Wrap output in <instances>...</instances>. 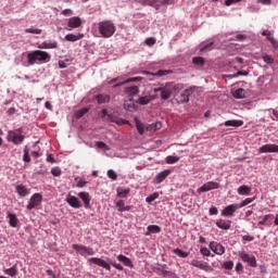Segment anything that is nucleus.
Returning <instances> with one entry per match:
<instances>
[{
	"label": "nucleus",
	"mask_w": 278,
	"mask_h": 278,
	"mask_svg": "<svg viewBox=\"0 0 278 278\" xmlns=\"http://www.w3.org/2000/svg\"><path fill=\"white\" fill-rule=\"evenodd\" d=\"M100 38H112L116 34V24L112 20H104L93 25Z\"/></svg>",
	"instance_id": "f257e3e1"
},
{
	"label": "nucleus",
	"mask_w": 278,
	"mask_h": 278,
	"mask_svg": "<svg viewBox=\"0 0 278 278\" xmlns=\"http://www.w3.org/2000/svg\"><path fill=\"white\" fill-rule=\"evenodd\" d=\"M50 60L51 54H49L47 51L35 50L27 54V63L29 66H34V64H37V62L47 64V62H50Z\"/></svg>",
	"instance_id": "f03ea898"
},
{
	"label": "nucleus",
	"mask_w": 278,
	"mask_h": 278,
	"mask_svg": "<svg viewBox=\"0 0 278 278\" xmlns=\"http://www.w3.org/2000/svg\"><path fill=\"white\" fill-rule=\"evenodd\" d=\"M8 142H12L13 144H23L25 142V135H23V127L9 130L7 135Z\"/></svg>",
	"instance_id": "7ed1b4c3"
},
{
	"label": "nucleus",
	"mask_w": 278,
	"mask_h": 278,
	"mask_svg": "<svg viewBox=\"0 0 278 278\" xmlns=\"http://www.w3.org/2000/svg\"><path fill=\"white\" fill-rule=\"evenodd\" d=\"M72 249H74L78 255H81V257H90L96 253L94 249L77 243L72 244Z\"/></svg>",
	"instance_id": "20e7f679"
},
{
	"label": "nucleus",
	"mask_w": 278,
	"mask_h": 278,
	"mask_svg": "<svg viewBox=\"0 0 278 278\" xmlns=\"http://www.w3.org/2000/svg\"><path fill=\"white\" fill-rule=\"evenodd\" d=\"M238 255L240 260L244 262V264L250 266V268H257V258H255V255H250L244 251H240Z\"/></svg>",
	"instance_id": "39448f33"
},
{
	"label": "nucleus",
	"mask_w": 278,
	"mask_h": 278,
	"mask_svg": "<svg viewBox=\"0 0 278 278\" xmlns=\"http://www.w3.org/2000/svg\"><path fill=\"white\" fill-rule=\"evenodd\" d=\"M154 270L156 275H161L165 278H179L174 271L168 270V265L166 264L160 265V267H156Z\"/></svg>",
	"instance_id": "423d86ee"
},
{
	"label": "nucleus",
	"mask_w": 278,
	"mask_h": 278,
	"mask_svg": "<svg viewBox=\"0 0 278 278\" xmlns=\"http://www.w3.org/2000/svg\"><path fill=\"white\" fill-rule=\"evenodd\" d=\"M42 204V194L40 193H34L30 199L28 204L26 205V208L31 211V210H36V207H38L39 205Z\"/></svg>",
	"instance_id": "0eeeda50"
},
{
	"label": "nucleus",
	"mask_w": 278,
	"mask_h": 278,
	"mask_svg": "<svg viewBox=\"0 0 278 278\" xmlns=\"http://www.w3.org/2000/svg\"><path fill=\"white\" fill-rule=\"evenodd\" d=\"M220 184L215 181H207L203 186L197 189L198 194H203V192H210V190H218Z\"/></svg>",
	"instance_id": "6e6552de"
},
{
	"label": "nucleus",
	"mask_w": 278,
	"mask_h": 278,
	"mask_svg": "<svg viewBox=\"0 0 278 278\" xmlns=\"http://www.w3.org/2000/svg\"><path fill=\"white\" fill-rule=\"evenodd\" d=\"M88 262L89 264H94L96 266H100V268H104L105 270H112V265L101 257H90L88 258Z\"/></svg>",
	"instance_id": "1a4fd4ad"
},
{
	"label": "nucleus",
	"mask_w": 278,
	"mask_h": 278,
	"mask_svg": "<svg viewBox=\"0 0 278 278\" xmlns=\"http://www.w3.org/2000/svg\"><path fill=\"white\" fill-rule=\"evenodd\" d=\"M190 265L193 266L194 268H200V270H204L205 273H211V270H214L210 263L199 260H192Z\"/></svg>",
	"instance_id": "9d476101"
},
{
	"label": "nucleus",
	"mask_w": 278,
	"mask_h": 278,
	"mask_svg": "<svg viewBox=\"0 0 278 278\" xmlns=\"http://www.w3.org/2000/svg\"><path fill=\"white\" fill-rule=\"evenodd\" d=\"M66 203L70 207H73L74 210H79L81 207V201H79V198L72 195L68 193L65 198Z\"/></svg>",
	"instance_id": "9b49d317"
},
{
	"label": "nucleus",
	"mask_w": 278,
	"mask_h": 278,
	"mask_svg": "<svg viewBox=\"0 0 278 278\" xmlns=\"http://www.w3.org/2000/svg\"><path fill=\"white\" fill-rule=\"evenodd\" d=\"M170 173H173L170 169H164L152 179V184H154V186H160V184H162V181H164L170 175Z\"/></svg>",
	"instance_id": "f8f14e48"
},
{
	"label": "nucleus",
	"mask_w": 278,
	"mask_h": 278,
	"mask_svg": "<svg viewBox=\"0 0 278 278\" xmlns=\"http://www.w3.org/2000/svg\"><path fill=\"white\" fill-rule=\"evenodd\" d=\"M101 117L103 121H106V123H116L117 125H125L124 119L116 121L111 114L108 113V109H102L101 111Z\"/></svg>",
	"instance_id": "ddd939ff"
},
{
	"label": "nucleus",
	"mask_w": 278,
	"mask_h": 278,
	"mask_svg": "<svg viewBox=\"0 0 278 278\" xmlns=\"http://www.w3.org/2000/svg\"><path fill=\"white\" fill-rule=\"evenodd\" d=\"M78 27H81V18L79 16L70 17L67 22V31H73V29H77Z\"/></svg>",
	"instance_id": "4468645a"
},
{
	"label": "nucleus",
	"mask_w": 278,
	"mask_h": 278,
	"mask_svg": "<svg viewBox=\"0 0 278 278\" xmlns=\"http://www.w3.org/2000/svg\"><path fill=\"white\" fill-rule=\"evenodd\" d=\"M208 248L213 251V253H215V255H225L224 245L216 241H211Z\"/></svg>",
	"instance_id": "2eb2a0df"
},
{
	"label": "nucleus",
	"mask_w": 278,
	"mask_h": 278,
	"mask_svg": "<svg viewBox=\"0 0 278 278\" xmlns=\"http://www.w3.org/2000/svg\"><path fill=\"white\" fill-rule=\"evenodd\" d=\"M258 153H278V146L275 143H266L258 148Z\"/></svg>",
	"instance_id": "dca6fc26"
},
{
	"label": "nucleus",
	"mask_w": 278,
	"mask_h": 278,
	"mask_svg": "<svg viewBox=\"0 0 278 278\" xmlns=\"http://www.w3.org/2000/svg\"><path fill=\"white\" fill-rule=\"evenodd\" d=\"M238 210H240V206H238V204H230L222 211V216H225V217L233 216V214H236Z\"/></svg>",
	"instance_id": "f3484780"
},
{
	"label": "nucleus",
	"mask_w": 278,
	"mask_h": 278,
	"mask_svg": "<svg viewBox=\"0 0 278 278\" xmlns=\"http://www.w3.org/2000/svg\"><path fill=\"white\" fill-rule=\"evenodd\" d=\"M15 192L18 194V197L24 199L25 197H28V194H30L31 189L27 188V186L23 184H20L15 187Z\"/></svg>",
	"instance_id": "a211bd4d"
},
{
	"label": "nucleus",
	"mask_w": 278,
	"mask_h": 278,
	"mask_svg": "<svg viewBox=\"0 0 278 278\" xmlns=\"http://www.w3.org/2000/svg\"><path fill=\"white\" fill-rule=\"evenodd\" d=\"M78 197L83 200L84 207L86 210H90V201H91L90 193L86 191H80L78 192Z\"/></svg>",
	"instance_id": "6ab92c4d"
},
{
	"label": "nucleus",
	"mask_w": 278,
	"mask_h": 278,
	"mask_svg": "<svg viewBox=\"0 0 278 278\" xmlns=\"http://www.w3.org/2000/svg\"><path fill=\"white\" fill-rule=\"evenodd\" d=\"M7 218L9 220V226L12 227L13 229H16V227H18V216H16V214L8 212L7 213Z\"/></svg>",
	"instance_id": "aec40b11"
},
{
	"label": "nucleus",
	"mask_w": 278,
	"mask_h": 278,
	"mask_svg": "<svg viewBox=\"0 0 278 278\" xmlns=\"http://www.w3.org/2000/svg\"><path fill=\"white\" fill-rule=\"evenodd\" d=\"M136 3H140V5H149L150 8H154V10H160V0H135Z\"/></svg>",
	"instance_id": "412c9836"
},
{
	"label": "nucleus",
	"mask_w": 278,
	"mask_h": 278,
	"mask_svg": "<svg viewBox=\"0 0 278 278\" xmlns=\"http://www.w3.org/2000/svg\"><path fill=\"white\" fill-rule=\"evenodd\" d=\"M216 227H218V229H224L225 231H228V229H231V220L229 219H217L216 220Z\"/></svg>",
	"instance_id": "4be33fe9"
},
{
	"label": "nucleus",
	"mask_w": 278,
	"mask_h": 278,
	"mask_svg": "<svg viewBox=\"0 0 278 278\" xmlns=\"http://www.w3.org/2000/svg\"><path fill=\"white\" fill-rule=\"evenodd\" d=\"M124 92H125V94H127V97H129V99H134V97L139 94L140 88H138V86L126 87L124 89Z\"/></svg>",
	"instance_id": "5701e85b"
},
{
	"label": "nucleus",
	"mask_w": 278,
	"mask_h": 278,
	"mask_svg": "<svg viewBox=\"0 0 278 278\" xmlns=\"http://www.w3.org/2000/svg\"><path fill=\"white\" fill-rule=\"evenodd\" d=\"M38 49H58V41L46 40L38 45Z\"/></svg>",
	"instance_id": "b1692460"
},
{
	"label": "nucleus",
	"mask_w": 278,
	"mask_h": 278,
	"mask_svg": "<svg viewBox=\"0 0 278 278\" xmlns=\"http://www.w3.org/2000/svg\"><path fill=\"white\" fill-rule=\"evenodd\" d=\"M124 109L127 110V112H138V105H136L131 98L124 102Z\"/></svg>",
	"instance_id": "393cba45"
},
{
	"label": "nucleus",
	"mask_w": 278,
	"mask_h": 278,
	"mask_svg": "<svg viewBox=\"0 0 278 278\" xmlns=\"http://www.w3.org/2000/svg\"><path fill=\"white\" fill-rule=\"evenodd\" d=\"M115 207L117 212H130L131 211V205H125V200H118L115 203Z\"/></svg>",
	"instance_id": "a878e982"
},
{
	"label": "nucleus",
	"mask_w": 278,
	"mask_h": 278,
	"mask_svg": "<svg viewBox=\"0 0 278 278\" xmlns=\"http://www.w3.org/2000/svg\"><path fill=\"white\" fill-rule=\"evenodd\" d=\"M117 262H121L122 264H124V266H127L128 268H134V262H131V258L123 254L117 255Z\"/></svg>",
	"instance_id": "bb28decb"
},
{
	"label": "nucleus",
	"mask_w": 278,
	"mask_h": 278,
	"mask_svg": "<svg viewBox=\"0 0 278 278\" xmlns=\"http://www.w3.org/2000/svg\"><path fill=\"white\" fill-rule=\"evenodd\" d=\"M162 227L157 225H149L147 227V231L144 232V236H151V233H161Z\"/></svg>",
	"instance_id": "cd10ccee"
},
{
	"label": "nucleus",
	"mask_w": 278,
	"mask_h": 278,
	"mask_svg": "<svg viewBox=\"0 0 278 278\" xmlns=\"http://www.w3.org/2000/svg\"><path fill=\"white\" fill-rule=\"evenodd\" d=\"M81 38H84V34L79 33V34H67L65 36V40H67V42H77V40H81Z\"/></svg>",
	"instance_id": "c85d7f7f"
},
{
	"label": "nucleus",
	"mask_w": 278,
	"mask_h": 278,
	"mask_svg": "<svg viewBox=\"0 0 278 278\" xmlns=\"http://www.w3.org/2000/svg\"><path fill=\"white\" fill-rule=\"evenodd\" d=\"M135 124H136L138 134L140 136H144V131H147V126L142 124L141 121L138 119V117H135Z\"/></svg>",
	"instance_id": "c756f323"
},
{
	"label": "nucleus",
	"mask_w": 278,
	"mask_h": 278,
	"mask_svg": "<svg viewBox=\"0 0 278 278\" xmlns=\"http://www.w3.org/2000/svg\"><path fill=\"white\" fill-rule=\"evenodd\" d=\"M244 125V122L240 119H229L225 122L226 127H242Z\"/></svg>",
	"instance_id": "7c9ffc66"
},
{
	"label": "nucleus",
	"mask_w": 278,
	"mask_h": 278,
	"mask_svg": "<svg viewBox=\"0 0 278 278\" xmlns=\"http://www.w3.org/2000/svg\"><path fill=\"white\" fill-rule=\"evenodd\" d=\"M159 129H162V123L161 122H155L152 124H148L146 126V131H159Z\"/></svg>",
	"instance_id": "2f4dec72"
},
{
	"label": "nucleus",
	"mask_w": 278,
	"mask_h": 278,
	"mask_svg": "<svg viewBox=\"0 0 278 278\" xmlns=\"http://www.w3.org/2000/svg\"><path fill=\"white\" fill-rule=\"evenodd\" d=\"M237 192H238V194H240L241 197H247V195L251 194V187H249V186H247V185L240 186V187L237 189Z\"/></svg>",
	"instance_id": "473e14b6"
},
{
	"label": "nucleus",
	"mask_w": 278,
	"mask_h": 278,
	"mask_svg": "<svg viewBox=\"0 0 278 278\" xmlns=\"http://www.w3.org/2000/svg\"><path fill=\"white\" fill-rule=\"evenodd\" d=\"M4 275H8L9 277H16L18 275V267L13 265L12 267L4 269Z\"/></svg>",
	"instance_id": "72a5a7b5"
},
{
	"label": "nucleus",
	"mask_w": 278,
	"mask_h": 278,
	"mask_svg": "<svg viewBox=\"0 0 278 278\" xmlns=\"http://www.w3.org/2000/svg\"><path fill=\"white\" fill-rule=\"evenodd\" d=\"M231 94L235 99H244L247 91L243 88H239L231 91Z\"/></svg>",
	"instance_id": "f704fd0d"
},
{
	"label": "nucleus",
	"mask_w": 278,
	"mask_h": 278,
	"mask_svg": "<svg viewBox=\"0 0 278 278\" xmlns=\"http://www.w3.org/2000/svg\"><path fill=\"white\" fill-rule=\"evenodd\" d=\"M110 96L109 94H103L100 93L96 97V100L98 101L99 105L103 104V103H110Z\"/></svg>",
	"instance_id": "c9c22d12"
},
{
	"label": "nucleus",
	"mask_w": 278,
	"mask_h": 278,
	"mask_svg": "<svg viewBox=\"0 0 278 278\" xmlns=\"http://www.w3.org/2000/svg\"><path fill=\"white\" fill-rule=\"evenodd\" d=\"M161 91V99H163L164 101H167V99H170V90L168 89H165V90H162V88H159V89H154V92H160Z\"/></svg>",
	"instance_id": "e433bc0d"
},
{
	"label": "nucleus",
	"mask_w": 278,
	"mask_h": 278,
	"mask_svg": "<svg viewBox=\"0 0 278 278\" xmlns=\"http://www.w3.org/2000/svg\"><path fill=\"white\" fill-rule=\"evenodd\" d=\"M129 192H131L129 188H117V197H119V199H127Z\"/></svg>",
	"instance_id": "4c0bfd02"
},
{
	"label": "nucleus",
	"mask_w": 278,
	"mask_h": 278,
	"mask_svg": "<svg viewBox=\"0 0 278 278\" xmlns=\"http://www.w3.org/2000/svg\"><path fill=\"white\" fill-rule=\"evenodd\" d=\"M153 99H151L150 96H144V97H140L136 103H138L139 105H149V103H151Z\"/></svg>",
	"instance_id": "58836bf2"
},
{
	"label": "nucleus",
	"mask_w": 278,
	"mask_h": 278,
	"mask_svg": "<svg viewBox=\"0 0 278 278\" xmlns=\"http://www.w3.org/2000/svg\"><path fill=\"white\" fill-rule=\"evenodd\" d=\"M191 94H192V89H186L181 93V101H184L185 103H188V101H190V96Z\"/></svg>",
	"instance_id": "ea45409f"
},
{
	"label": "nucleus",
	"mask_w": 278,
	"mask_h": 278,
	"mask_svg": "<svg viewBox=\"0 0 278 278\" xmlns=\"http://www.w3.org/2000/svg\"><path fill=\"white\" fill-rule=\"evenodd\" d=\"M173 71L170 70H159L156 73H152L154 77H164V75H170Z\"/></svg>",
	"instance_id": "a19ab883"
},
{
	"label": "nucleus",
	"mask_w": 278,
	"mask_h": 278,
	"mask_svg": "<svg viewBox=\"0 0 278 278\" xmlns=\"http://www.w3.org/2000/svg\"><path fill=\"white\" fill-rule=\"evenodd\" d=\"M23 162H25L26 164H29V162H31V156H29V148L27 146L24 147Z\"/></svg>",
	"instance_id": "79ce46f5"
},
{
	"label": "nucleus",
	"mask_w": 278,
	"mask_h": 278,
	"mask_svg": "<svg viewBox=\"0 0 278 278\" xmlns=\"http://www.w3.org/2000/svg\"><path fill=\"white\" fill-rule=\"evenodd\" d=\"M173 253H174L175 255H178V257H182V258H186V257H188V255H189L188 252H185L184 250H181V249H179V248L174 249V250H173Z\"/></svg>",
	"instance_id": "37998d69"
},
{
	"label": "nucleus",
	"mask_w": 278,
	"mask_h": 278,
	"mask_svg": "<svg viewBox=\"0 0 278 278\" xmlns=\"http://www.w3.org/2000/svg\"><path fill=\"white\" fill-rule=\"evenodd\" d=\"M253 201H255V197L247 198L245 200L241 201V203L238 204L239 210L242 207H247V205H250V203H253Z\"/></svg>",
	"instance_id": "c03bdc74"
},
{
	"label": "nucleus",
	"mask_w": 278,
	"mask_h": 278,
	"mask_svg": "<svg viewBox=\"0 0 278 278\" xmlns=\"http://www.w3.org/2000/svg\"><path fill=\"white\" fill-rule=\"evenodd\" d=\"M166 164H177V162H179V156H173V155H168L165 159Z\"/></svg>",
	"instance_id": "a18cd8bd"
},
{
	"label": "nucleus",
	"mask_w": 278,
	"mask_h": 278,
	"mask_svg": "<svg viewBox=\"0 0 278 278\" xmlns=\"http://www.w3.org/2000/svg\"><path fill=\"white\" fill-rule=\"evenodd\" d=\"M222 268L225 270H233V261H226L222 264Z\"/></svg>",
	"instance_id": "49530a36"
},
{
	"label": "nucleus",
	"mask_w": 278,
	"mask_h": 278,
	"mask_svg": "<svg viewBox=\"0 0 278 278\" xmlns=\"http://www.w3.org/2000/svg\"><path fill=\"white\" fill-rule=\"evenodd\" d=\"M86 114H88V108H84L75 112L76 118H81L83 116H86Z\"/></svg>",
	"instance_id": "de8ad7c7"
},
{
	"label": "nucleus",
	"mask_w": 278,
	"mask_h": 278,
	"mask_svg": "<svg viewBox=\"0 0 278 278\" xmlns=\"http://www.w3.org/2000/svg\"><path fill=\"white\" fill-rule=\"evenodd\" d=\"M25 34L40 35V34H42V29H40V28H34V27H31V28H26V29H25Z\"/></svg>",
	"instance_id": "09e8293b"
},
{
	"label": "nucleus",
	"mask_w": 278,
	"mask_h": 278,
	"mask_svg": "<svg viewBox=\"0 0 278 278\" xmlns=\"http://www.w3.org/2000/svg\"><path fill=\"white\" fill-rule=\"evenodd\" d=\"M159 197H160V193L154 192L146 198V203H153V201H155V199H159Z\"/></svg>",
	"instance_id": "8fccbe9b"
},
{
	"label": "nucleus",
	"mask_w": 278,
	"mask_h": 278,
	"mask_svg": "<svg viewBox=\"0 0 278 278\" xmlns=\"http://www.w3.org/2000/svg\"><path fill=\"white\" fill-rule=\"evenodd\" d=\"M273 214H267L263 216V218L258 222V226L264 227V225H266V223H268V219L273 218Z\"/></svg>",
	"instance_id": "3c124183"
},
{
	"label": "nucleus",
	"mask_w": 278,
	"mask_h": 278,
	"mask_svg": "<svg viewBox=\"0 0 278 278\" xmlns=\"http://www.w3.org/2000/svg\"><path fill=\"white\" fill-rule=\"evenodd\" d=\"M193 64H195L197 66H203L205 64V60H203V58L201 56H195L192 59Z\"/></svg>",
	"instance_id": "603ef678"
},
{
	"label": "nucleus",
	"mask_w": 278,
	"mask_h": 278,
	"mask_svg": "<svg viewBox=\"0 0 278 278\" xmlns=\"http://www.w3.org/2000/svg\"><path fill=\"white\" fill-rule=\"evenodd\" d=\"M162 5H175V0H159V10Z\"/></svg>",
	"instance_id": "864d4df0"
},
{
	"label": "nucleus",
	"mask_w": 278,
	"mask_h": 278,
	"mask_svg": "<svg viewBox=\"0 0 278 278\" xmlns=\"http://www.w3.org/2000/svg\"><path fill=\"white\" fill-rule=\"evenodd\" d=\"M108 177H109V179L116 181V179H118V174H116V172H114V169H109Z\"/></svg>",
	"instance_id": "5fc2aeb1"
},
{
	"label": "nucleus",
	"mask_w": 278,
	"mask_h": 278,
	"mask_svg": "<svg viewBox=\"0 0 278 278\" xmlns=\"http://www.w3.org/2000/svg\"><path fill=\"white\" fill-rule=\"evenodd\" d=\"M96 147L98 149H103L104 151H110V146H106L103 141H97Z\"/></svg>",
	"instance_id": "6e6d98bb"
},
{
	"label": "nucleus",
	"mask_w": 278,
	"mask_h": 278,
	"mask_svg": "<svg viewBox=\"0 0 278 278\" xmlns=\"http://www.w3.org/2000/svg\"><path fill=\"white\" fill-rule=\"evenodd\" d=\"M263 61L265 64H275V59L268 54L263 55Z\"/></svg>",
	"instance_id": "4d7b16f0"
},
{
	"label": "nucleus",
	"mask_w": 278,
	"mask_h": 278,
	"mask_svg": "<svg viewBox=\"0 0 278 278\" xmlns=\"http://www.w3.org/2000/svg\"><path fill=\"white\" fill-rule=\"evenodd\" d=\"M51 175H53V177H60V175H62V168L60 167H52L51 168Z\"/></svg>",
	"instance_id": "13d9d810"
},
{
	"label": "nucleus",
	"mask_w": 278,
	"mask_h": 278,
	"mask_svg": "<svg viewBox=\"0 0 278 278\" xmlns=\"http://www.w3.org/2000/svg\"><path fill=\"white\" fill-rule=\"evenodd\" d=\"M144 42L148 45V47H153V45L156 42V39L155 37H148L146 38Z\"/></svg>",
	"instance_id": "bf43d9fd"
},
{
	"label": "nucleus",
	"mask_w": 278,
	"mask_h": 278,
	"mask_svg": "<svg viewBox=\"0 0 278 278\" xmlns=\"http://www.w3.org/2000/svg\"><path fill=\"white\" fill-rule=\"evenodd\" d=\"M200 253L201 255H204V257H210V255H212V252L207 248H201Z\"/></svg>",
	"instance_id": "052dcab7"
},
{
	"label": "nucleus",
	"mask_w": 278,
	"mask_h": 278,
	"mask_svg": "<svg viewBox=\"0 0 278 278\" xmlns=\"http://www.w3.org/2000/svg\"><path fill=\"white\" fill-rule=\"evenodd\" d=\"M86 186H88V181H86L84 179H78V181L76 184V188H86Z\"/></svg>",
	"instance_id": "680f3d73"
},
{
	"label": "nucleus",
	"mask_w": 278,
	"mask_h": 278,
	"mask_svg": "<svg viewBox=\"0 0 278 278\" xmlns=\"http://www.w3.org/2000/svg\"><path fill=\"white\" fill-rule=\"evenodd\" d=\"M243 242H253L255 240V237L251 236V235H244L242 237Z\"/></svg>",
	"instance_id": "e2e57ef3"
},
{
	"label": "nucleus",
	"mask_w": 278,
	"mask_h": 278,
	"mask_svg": "<svg viewBox=\"0 0 278 278\" xmlns=\"http://www.w3.org/2000/svg\"><path fill=\"white\" fill-rule=\"evenodd\" d=\"M111 266H113V268H116V270H124V267L119 263L112 262Z\"/></svg>",
	"instance_id": "0e129e2a"
},
{
	"label": "nucleus",
	"mask_w": 278,
	"mask_h": 278,
	"mask_svg": "<svg viewBox=\"0 0 278 278\" xmlns=\"http://www.w3.org/2000/svg\"><path fill=\"white\" fill-rule=\"evenodd\" d=\"M262 36H266L267 40H270L273 38V33H270V30H263Z\"/></svg>",
	"instance_id": "69168bd1"
},
{
	"label": "nucleus",
	"mask_w": 278,
	"mask_h": 278,
	"mask_svg": "<svg viewBox=\"0 0 278 278\" xmlns=\"http://www.w3.org/2000/svg\"><path fill=\"white\" fill-rule=\"evenodd\" d=\"M235 270L237 273H242V270H244V266L242 265V263H237L236 267H235Z\"/></svg>",
	"instance_id": "338daca9"
},
{
	"label": "nucleus",
	"mask_w": 278,
	"mask_h": 278,
	"mask_svg": "<svg viewBox=\"0 0 278 278\" xmlns=\"http://www.w3.org/2000/svg\"><path fill=\"white\" fill-rule=\"evenodd\" d=\"M269 42L271 43V46L274 47V49H278V41H277V39H275V37H273L271 39H269Z\"/></svg>",
	"instance_id": "774afa93"
}]
</instances>
